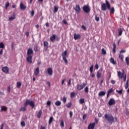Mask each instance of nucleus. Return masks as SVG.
<instances>
[{
  "label": "nucleus",
  "instance_id": "obj_1",
  "mask_svg": "<svg viewBox=\"0 0 129 129\" xmlns=\"http://www.w3.org/2000/svg\"><path fill=\"white\" fill-rule=\"evenodd\" d=\"M105 3H103L101 5V11H103V12H105L106 11V9H108V10H110L111 14H114V12H115V10L114 9V7H111L110 8V3L108 2V1L106 0Z\"/></svg>",
  "mask_w": 129,
  "mask_h": 129
},
{
  "label": "nucleus",
  "instance_id": "obj_2",
  "mask_svg": "<svg viewBox=\"0 0 129 129\" xmlns=\"http://www.w3.org/2000/svg\"><path fill=\"white\" fill-rule=\"evenodd\" d=\"M104 118L106 121H108V122L111 124L114 122V117H113V116L111 114H105Z\"/></svg>",
  "mask_w": 129,
  "mask_h": 129
},
{
  "label": "nucleus",
  "instance_id": "obj_3",
  "mask_svg": "<svg viewBox=\"0 0 129 129\" xmlns=\"http://www.w3.org/2000/svg\"><path fill=\"white\" fill-rule=\"evenodd\" d=\"M30 105L31 106L32 108L35 107V103L33 101H31V100H26L25 103L24 104V106L27 107V105Z\"/></svg>",
  "mask_w": 129,
  "mask_h": 129
},
{
  "label": "nucleus",
  "instance_id": "obj_4",
  "mask_svg": "<svg viewBox=\"0 0 129 129\" xmlns=\"http://www.w3.org/2000/svg\"><path fill=\"white\" fill-rule=\"evenodd\" d=\"M67 56V51L65 50L62 53V60L64 61L66 64H68V60L66 58Z\"/></svg>",
  "mask_w": 129,
  "mask_h": 129
},
{
  "label": "nucleus",
  "instance_id": "obj_5",
  "mask_svg": "<svg viewBox=\"0 0 129 129\" xmlns=\"http://www.w3.org/2000/svg\"><path fill=\"white\" fill-rule=\"evenodd\" d=\"M126 75L125 73L124 72V70H122V72L121 73L120 71H118L117 72V76L119 78H120V79H122V78L124 77Z\"/></svg>",
  "mask_w": 129,
  "mask_h": 129
},
{
  "label": "nucleus",
  "instance_id": "obj_6",
  "mask_svg": "<svg viewBox=\"0 0 129 129\" xmlns=\"http://www.w3.org/2000/svg\"><path fill=\"white\" fill-rule=\"evenodd\" d=\"M83 10L85 13L88 14L90 12V7L89 6L85 5L83 8Z\"/></svg>",
  "mask_w": 129,
  "mask_h": 129
},
{
  "label": "nucleus",
  "instance_id": "obj_7",
  "mask_svg": "<svg viewBox=\"0 0 129 129\" xmlns=\"http://www.w3.org/2000/svg\"><path fill=\"white\" fill-rule=\"evenodd\" d=\"M85 86H86V84H85V83H83L82 85H77V88L78 90L80 91L82 90V89H83V88H84Z\"/></svg>",
  "mask_w": 129,
  "mask_h": 129
},
{
  "label": "nucleus",
  "instance_id": "obj_8",
  "mask_svg": "<svg viewBox=\"0 0 129 129\" xmlns=\"http://www.w3.org/2000/svg\"><path fill=\"white\" fill-rule=\"evenodd\" d=\"M2 69V71L4 72V73H6V74H9V69L8 67H3Z\"/></svg>",
  "mask_w": 129,
  "mask_h": 129
},
{
  "label": "nucleus",
  "instance_id": "obj_9",
  "mask_svg": "<svg viewBox=\"0 0 129 129\" xmlns=\"http://www.w3.org/2000/svg\"><path fill=\"white\" fill-rule=\"evenodd\" d=\"M108 104L110 106H111V105H114L115 104V101L114 100V99L110 98L108 102Z\"/></svg>",
  "mask_w": 129,
  "mask_h": 129
},
{
  "label": "nucleus",
  "instance_id": "obj_10",
  "mask_svg": "<svg viewBox=\"0 0 129 129\" xmlns=\"http://www.w3.org/2000/svg\"><path fill=\"white\" fill-rule=\"evenodd\" d=\"M74 10L76 11L77 14H79V13H80V11H81V9H80V6H79L78 5H76Z\"/></svg>",
  "mask_w": 129,
  "mask_h": 129
},
{
  "label": "nucleus",
  "instance_id": "obj_11",
  "mask_svg": "<svg viewBox=\"0 0 129 129\" xmlns=\"http://www.w3.org/2000/svg\"><path fill=\"white\" fill-rule=\"evenodd\" d=\"M101 73H102V69H100L97 72V78L99 79L101 77Z\"/></svg>",
  "mask_w": 129,
  "mask_h": 129
},
{
  "label": "nucleus",
  "instance_id": "obj_12",
  "mask_svg": "<svg viewBox=\"0 0 129 129\" xmlns=\"http://www.w3.org/2000/svg\"><path fill=\"white\" fill-rule=\"evenodd\" d=\"M20 7L21 11H25L26 9H27V6L24 5V3H20Z\"/></svg>",
  "mask_w": 129,
  "mask_h": 129
},
{
  "label": "nucleus",
  "instance_id": "obj_13",
  "mask_svg": "<svg viewBox=\"0 0 129 129\" xmlns=\"http://www.w3.org/2000/svg\"><path fill=\"white\" fill-rule=\"evenodd\" d=\"M94 127H95V122L90 123L88 126V129H94Z\"/></svg>",
  "mask_w": 129,
  "mask_h": 129
},
{
  "label": "nucleus",
  "instance_id": "obj_14",
  "mask_svg": "<svg viewBox=\"0 0 129 129\" xmlns=\"http://www.w3.org/2000/svg\"><path fill=\"white\" fill-rule=\"evenodd\" d=\"M38 74H40V69L39 67H37L34 71V75L37 77L38 76Z\"/></svg>",
  "mask_w": 129,
  "mask_h": 129
},
{
  "label": "nucleus",
  "instance_id": "obj_15",
  "mask_svg": "<svg viewBox=\"0 0 129 129\" xmlns=\"http://www.w3.org/2000/svg\"><path fill=\"white\" fill-rule=\"evenodd\" d=\"M33 58V56L32 55H27V57L26 58V60L28 63H30V64L32 63V59Z\"/></svg>",
  "mask_w": 129,
  "mask_h": 129
},
{
  "label": "nucleus",
  "instance_id": "obj_16",
  "mask_svg": "<svg viewBox=\"0 0 129 129\" xmlns=\"http://www.w3.org/2000/svg\"><path fill=\"white\" fill-rule=\"evenodd\" d=\"M81 38V35L80 34L75 33L74 35V39L75 40H78V39H80Z\"/></svg>",
  "mask_w": 129,
  "mask_h": 129
},
{
  "label": "nucleus",
  "instance_id": "obj_17",
  "mask_svg": "<svg viewBox=\"0 0 129 129\" xmlns=\"http://www.w3.org/2000/svg\"><path fill=\"white\" fill-rule=\"evenodd\" d=\"M47 73L48 75L50 76L53 75V69L51 68H49L47 69Z\"/></svg>",
  "mask_w": 129,
  "mask_h": 129
},
{
  "label": "nucleus",
  "instance_id": "obj_18",
  "mask_svg": "<svg viewBox=\"0 0 129 129\" xmlns=\"http://www.w3.org/2000/svg\"><path fill=\"white\" fill-rule=\"evenodd\" d=\"M33 53V49L31 48H29L27 51V56H32L31 55Z\"/></svg>",
  "mask_w": 129,
  "mask_h": 129
},
{
  "label": "nucleus",
  "instance_id": "obj_19",
  "mask_svg": "<svg viewBox=\"0 0 129 129\" xmlns=\"http://www.w3.org/2000/svg\"><path fill=\"white\" fill-rule=\"evenodd\" d=\"M43 46L44 48H46V49H48L49 48V43L47 41H45L43 42Z\"/></svg>",
  "mask_w": 129,
  "mask_h": 129
},
{
  "label": "nucleus",
  "instance_id": "obj_20",
  "mask_svg": "<svg viewBox=\"0 0 129 129\" xmlns=\"http://www.w3.org/2000/svg\"><path fill=\"white\" fill-rule=\"evenodd\" d=\"M105 93H106L105 92L103 91H101L98 93V96H99V97H102V96H104V95H105Z\"/></svg>",
  "mask_w": 129,
  "mask_h": 129
},
{
  "label": "nucleus",
  "instance_id": "obj_21",
  "mask_svg": "<svg viewBox=\"0 0 129 129\" xmlns=\"http://www.w3.org/2000/svg\"><path fill=\"white\" fill-rule=\"evenodd\" d=\"M110 62L113 65H116V61L114 60V58L111 57L110 59Z\"/></svg>",
  "mask_w": 129,
  "mask_h": 129
},
{
  "label": "nucleus",
  "instance_id": "obj_22",
  "mask_svg": "<svg viewBox=\"0 0 129 129\" xmlns=\"http://www.w3.org/2000/svg\"><path fill=\"white\" fill-rule=\"evenodd\" d=\"M42 110H40L39 111V112L37 113V115H36V116H37V118H41V116L42 115Z\"/></svg>",
  "mask_w": 129,
  "mask_h": 129
},
{
  "label": "nucleus",
  "instance_id": "obj_23",
  "mask_svg": "<svg viewBox=\"0 0 129 129\" xmlns=\"http://www.w3.org/2000/svg\"><path fill=\"white\" fill-rule=\"evenodd\" d=\"M16 19V14H13V16L9 18V20L10 21H14Z\"/></svg>",
  "mask_w": 129,
  "mask_h": 129
},
{
  "label": "nucleus",
  "instance_id": "obj_24",
  "mask_svg": "<svg viewBox=\"0 0 129 129\" xmlns=\"http://www.w3.org/2000/svg\"><path fill=\"white\" fill-rule=\"evenodd\" d=\"M50 40L51 42H54V40H56V35L53 34L52 36L50 37Z\"/></svg>",
  "mask_w": 129,
  "mask_h": 129
},
{
  "label": "nucleus",
  "instance_id": "obj_25",
  "mask_svg": "<svg viewBox=\"0 0 129 129\" xmlns=\"http://www.w3.org/2000/svg\"><path fill=\"white\" fill-rule=\"evenodd\" d=\"M112 92H113V88L110 89L107 91V97H108V96H109V94H110V93H112Z\"/></svg>",
  "mask_w": 129,
  "mask_h": 129
},
{
  "label": "nucleus",
  "instance_id": "obj_26",
  "mask_svg": "<svg viewBox=\"0 0 129 129\" xmlns=\"http://www.w3.org/2000/svg\"><path fill=\"white\" fill-rule=\"evenodd\" d=\"M53 120H54V118L53 116H51L49 117V120L48 121V124L50 125L53 122Z\"/></svg>",
  "mask_w": 129,
  "mask_h": 129
},
{
  "label": "nucleus",
  "instance_id": "obj_27",
  "mask_svg": "<svg viewBox=\"0 0 129 129\" xmlns=\"http://www.w3.org/2000/svg\"><path fill=\"white\" fill-rule=\"evenodd\" d=\"M113 52L114 53V54H115V52H116V44H115V43H113Z\"/></svg>",
  "mask_w": 129,
  "mask_h": 129
},
{
  "label": "nucleus",
  "instance_id": "obj_28",
  "mask_svg": "<svg viewBox=\"0 0 129 129\" xmlns=\"http://www.w3.org/2000/svg\"><path fill=\"white\" fill-rule=\"evenodd\" d=\"M128 81H129V80H128V79H127L126 80V83L124 85V87H125V89H127L128 88Z\"/></svg>",
  "mask_w": 129,
  "mask_h": 129
},
{
  "label": "nucleus",
  "instance_id": "obj_29",
  "mask_svg": "<svg viewBox=\"0 0 129 129\" xmlns=\"http://www.w3.org/2000/svg\"><path fill=\"white\" fill-rule=\"evenodd\" d=\"M6 48V46H5V44L3 42H0V49H5Z\"/></svg>",
  "mask_w": 129,
  "mask_h": 129
},
{
  "label": "nucleus",
  "instance_id": "obj_30",
  "mask_svg": "<svg viewBox=\"0 0 129 129\" xmlns=\"http://www.w3.org/2000/svg\"><path fill=\"white\" fill-rule=\"evenodd\" d=\"M119 58L121 60V61H123V54L121 53L119 54Z\"/></svg>",
  "mask_w": 129,
  "mask_h": 129
},
{
  "label": "nucleus",
  "instance_id": "obj_31",
  "mask_svg": "<svg viewBox=\"0 0 129 129\" xmlns=\"http://www.w3.org/2000/svg\"><path fill=\"white\" fill-rule=\"evenodd\" d=\"M55 104L56 106H60V105H61V101H56L55 103Z\"/></svg>",
  "mask_w": 129,
  "mask_h": 129
},
{
  "label": "nucleus",
  "instance_id": "obj_32",
  "mask_svg": "<svg viewBox=\"0 0 129 129\" xmlns=\"http://www.w3.org/2000/svg\"><path fill=\"white\" fill-rule=\"evenodd\" d=\"M85 99L84 98H81L79 100V102L81 104H83V103H85Z\"/></svg>",
  "mask_w": 129,
  "mask_h": 129
},
{
  "label": "nucleus",
  "instance_id": "obj_33",
  "mask_svg": "<svg viewBox=\"0 0 129 129\" xmlns=\"http://www.w3.org/2000/svg\"><path fill=\"white\" fill-rule=\"evenodd\" d=\"M102 55H106V50L104 48H102L101 50Z\"/></svg>",
  "mask_w": 129,
  "mask_h": 129
},
{
  "label": "nucleus",
  "instance_id": "obj_34",
  "mask_svg": "<svg viewBox=\"0 0 129 129\" xmlns=\"http://www.w3.org/2000/svg\"><path fill=\"white\" fill-rule=\"evenodd\" d=\"M7 107L5 106H3L1 107V111H4L5 110H7Z\"/></svg>",
  "mask_w": 129,
  "mask_h": 129
},
{
  "label": "nucleus",
  "instance_id": "obj_35",
  "mask_svg": "<svg viewBox=\"0 0 129 129\" xmlns=\"http://www.w3.org/2000/svg\"><path fill=\"white\" fill-rule=\"evenodd\" d=\"M22 86V83H21L20 82H18L17 83V88H20V87Z\"/></svg>",
  "mask_w": 129,
  "mask_h": 129
},
{
  "label": "nucleus",
  "instance_id": "obj_36",
  "mask_svg": "<svg viewBox=\"0 0 129 129\" xmlns=\"http://www.w3.org/2000/svg\"><path fill=\"white\" fill-rule=\"evenodd\" d=\"M125 60L127 66H129V57H125Z\"/></svg>",
  "mask_w": 129,
  "mask_h": 129
},
{
  "label": "nucleus",
  "instance_id": "obj_37",
  "mask_svg": "<svg viewBox=\"0 0 129 129\" xmlns=\"http://www.w3.org/2000/svg\"><path fill=\"white\" fill-rule=\"evenodd\" d=\"M10 7V3L9 2H7L5 5V9L6 10H8V8Z\"/></svg>",
  "mask_w": 129,
  "mask_h": 129
},
{
  "label": "nucleus",
  "instance_id": "obj_38",
  "mask_svg": "<svg viewBox=\"0 0 129 129\" xmlns=\"http://www.w3.org/2000/svg\"><path fill=\"white\" fill-rule=\"evenodd\" d=\"M118 33L119 36H121V35H122V30H121V29L120 28L118 30Z\"/></svg>",
  "mask_w": 129,
  "mask_h": 129
},
{
  "label": "nucleus",
  "instance_id": "obj_39",
  "mask_svg": "<svg viewBox=\"0 0 129 129\" xmlns=\"http://www.w3.org/2000/svg\"><path fill=\"white\" fill-rule=\"evenodd\" d=\"M57 12H58V8L56 6H54L53 11L54 14L57 13Z\"/></svg>",
  "mask_w": 129,
  "mask_h": 129
},
{
  "label": "nucleus",
  "instance_id": "obj_40",
  "mask_svg": "<svg viewBox=\"0 0 129 129\" xmlns=\"http://www.w3.org/2000/svg\"><path fill=\"white\" fill-rule=\"evenodd\" d=\"M71 106H72V103L71 102L68 103V104L67 105V107L68 108H71Z\"/></svg>",
  "mask_w": 129,
  "mask_h": 129
},
{
  "label": "nucleus",
  "instance_id": "obj_41",
  "mask_svg": "<svg viewBox=\"0 0 129 129\" xmlns=\"http://www.w3.org/2000/svg\"><path fill=\"white\" fill-rule=\"evenodd\" d=\"M26 106L24 107H22L20 109V111H26Z\"/></svg>",
  "mask_w": 129,
  "mask_h": 129
},
{
  "label": "nucleus",
  "instance_id": "obj_42",
  "mask_svg": "<svg viewBox=\"0 0 129 129\" xmlns=\"http://www.w3.org/2000/svg\"><path fill=\"white\" fill-rule=\"evenodd\" d=\"M60 126H61V127H64V121L63 120L60 121Z\"/></svg>",
  "mask_w": 129,
  "mask_h": 129
},
{
  "label": "nucleus",
  "instance_id": "obj_43",
  "mask_svg": "<svg viewBox=\"0 0 129 129\" xmlns=\"http://www.w3.org/2000/svg\"><path fill=\"white\" fill-rule=\"evenodd\" d=\"M95 20L96 22H99V17L97 16V15L95 16Z\"/></svg>",
  "mask_w": 129,
  "mask_h": 129
},
{
  "label": "nucleus",
  "instance_id": "obj_44",
  "mask_svg": "<svg viewBox=\"0 0 129 129\" xmlns=\"http://www.w3.org/2000/svg\"><path fill=\"white\" fill-rule=\"evenodd\" d=\"M116 92H117V93H118L119 94H122V91H123V90L121 89L120 90H116Z\"/></svg>",
  "mask_w": 129,
  "mask_h": 129
},
{
  "label": "nucleus",
  "instance_id": "obj_45",
  "mask_svg": "<svg viewBox=\"0 0 129 129\" xmlns=\"http://www.w3.org/2000/svg\"><path fill=\"white\" fill-rule=\"evenodd\" d=\"M90 73H92V72H93V65L90 67Z\"/></svg>",
  "mask_w": 129,
  "mask_h": 129
},
{
  "label": "nucleus",
  "instance_id": "obj_46",
  "mask_svg": "<svg viewBox=\"0 0 129 129\" xmlns=\"http://www.w3.org/2000/svg\"><path fill=\"white\" fill-rule=\"evenodd\" d=\"M62 101L63 103H66V101H67V98H66V97H63L62 98Z\"/></svg>",
  "mask_w": 129,
  "mask_h": 129
},
{
  "label": "nucleus",
  "instance_id": "obj_47",
  "mask_svg": "<svg viewBox=\"0 0 129 129\" xmlns=\"http://www.w3.org/2000/svg\"><path fill=\"white\" fill-rule=\"evenodd\" d=\"M85 92H86V93H88L89 92L88 86L86 87V88H85Z\"/></svg>",
  "mask_w": 129,
  "mask_h": 129
},
{
  "label": "nucleus",
  "instance_id": "obj_48",
  "mask_svg": "<svg viewBox=\"0 0 129 129\" xmlns=\"http://www.w3.org/2000/svg\"><path fill=\"white\" fill-rule=\"evenodd\" d=\"M21 124L22 126H26V123L24 121H21Z\"/></svg>",
  "mask_w": 129,
  "mask_h": 129
},
{
  "label": "nucleus",
  "instance_id": "obj_49",
  "mask_svg": "<svg viewBox=\"0 0 129 129\" xmlns=\"http://www.w3.org/2000/svg\"><path fill=\"white\" fill-rule=\"evenodd\" d=\"M74 96H75V93H74V92L71 93V98H73V97H74Z\"/></svg>",
  "mask_w": 129,
  "mask_h": 129
},
{
  "label": "nucleus",
  "instance_id": "obj_50",
  "mask_svg": "<svg viewBox=\"0 0 129 129\" xmlns=\"http://www.w3.org/2000/svg\"><path fill=\"white\" fill-rule=\"evenodd\" d=\"M31 17H34L35 16V11L32 10L31 13Z\"/></svg>",
  "mask_w": 129,
  "mask_h": 129
},
{
  "label": "nucleus",
  "instance_id": "obj_51",
  "mask_svg": "<svg viewBox=\"0 0 129 129\" xmlns=\"http://www.w3.org/2000/svg\"><path fill=\"white\" fill-rule=\"evenodd\" d=\"M87 116V114H84L83 115V119L84 120H85V118H86Z\"/></svg>",
  "mask_w": 129,
  "mask_h": 129
},
{
  "label": "nucleus",
  "instance_id": "obj_52",
  "mask_svg": "<svg viewBox=\"0 0 129 129\" xmlns=\"http://www.w3.org/2000/svg\"><path fill=\"white\" fill-rule=\"evenodd\" d=\"M34 51H35V52H38V51H39V50H38V47L37 46L34 47Z\"/></svg>",
  "mask_w": 129,
  "mask_h": 129
},
{
  "label": "nucleus",
  "instance_id": "obj_53",
  "mask_svg": "<svg viewBox=\"0 0 129 129\" xmlns=\"http://www.w3.org/2000/svg\"><path fill=\"white\" fill-rule=\"evenodd\" d=\"M8 92H9V93H10L11 92V86H9L8 87V90H7Z\"/></svg>",
  "mask_w": 129,
  "mask_h": 129
},
{
  "label": "nucleus",
  "instance_id": "obj_54",
  "mask_svg": "<svg viewBox=\"0 0 129 129\" xmlns=\"http://www.w3.org/2000/svg\"><path fill=\"white\" fill-rule=\"evenodd\" d=\"M121 53H125V50L121 49V50L119 51V53H120V54H121Z\"/></svg>",
  "mask_w": 129,
  "mask_h": 129
},
{
  "label": "nucleus",
  "instance_id": "obj_55",
  "mask_svg": "<svg viewBox=\"0 0 129 129\" xmlns=\"http://www.w3.org/2000/svg\"><path fill=\"white\" fill-rule=\"evenodd\" d=\"M62 23H63V24H64L65 25H67L68 24V23L67 22L66 20H62Z\"/></svg>",
  "mask_w": 129,
  "mask_h": 129
},
{
  "label": "nucleus",
  "instance_id": "obj_56",
  "mask_svg": "<svg viewBox=\"0 0 129 129\" xmlns=\"http://www.w3.org/2000/svg\"><path fill=\"white\" fill-rule=\"evenodd\" d=\"M122 78H123V79L124 82H125V81H126V75H125V76L123 77Z\"/></svg>",
  "mask_w": 129,
  "mask_h": 129
},
{
  "label": "nucleus",
  "instance_id": "obj_57",
  "mask_svg": "<svg viewBox=\"0 0 129 129\" xmlns=\"http://www.w3.org/2000/svg\"><path fill=\"white\" fill-rule=\"evenodd\" d=\"M47 105H48V106H50V105H51V101H48L47 102Z\"/></svg>",
  "mask_w": 129,
  "mask_h": 129
},
{
  "label": "nucleus",
  "instance_id": "obj_58",
  "mask_svg": "<svg viewBox=\"0 0 129 129\" xmlns=\"http://www.w3.org/2000/svg\"><path fill=\"white\" fill-rule=\"evenodd\" d=\"M82 29H83V30H84V31H86V27H85L84 25L82 26Z\"/></svg>",
  "mask_w": 129,
  "mask_h": 129
},
{
  "label": "nucleus",
  "instance_id": "obj_59",
  "mask_svg": "<svg viewBox=\"0 0 129 129\" xmlns=\"http://www.w3.org/2000/svg\"><path fill=\"white\" fill-rule=\"evenodd\" d=\"M95 121L96 123H98V121H99V120L97 118H95Z\"/></svg>",
  "mask_w": 129,
  "mask_h": 129
},
{
  "label": "nucleus",
  "instance_id": "obj_60",
  "mask_svg": "<svg viewBox=\"0 0 129 129\" xmlns=\"http://www.w3.org/2000/svg\"><path fill=\"white\" fill-rule=\"evenodd\" d=\"M98 68H99V67L98 66V64L97 63H96L95 64V69H96L97 70V69H98Z\"/></svg>",
  "mask_w": 129,
  "mask_h": 129
},
{
  "label": "nucleus",
  "instance_id": "obj_61",
  "mask_svg": "<svg viewBox=\"0 0 129 129\" xmlns=\"http://www.w3.org/2000/svg\"><path fill=\"white\" fill-rule=\"evenodd\" d=\"M111 83L112 84H115V81H114V80H112L111 81Z\"/></svg>",
  "mask_w": 129,
  "mask_h": 129
},
{
  "label": "nucleus",
  "instance_id": "obj_62",
  "mask_svg": "<svg viewBox=\"0 0 129 129\" xmlns=\"http://www.w3.org/2000/svg\"><path fill=\"white\" fill-rule=\"evenodd\" d=\"M70 117H71L72 116H73V112H72V111H70Z\"/></svg>",
  "mask_w": 129,
  "mask_h": 129
},
{
  "label": "nucleus",
  "instance_id": "obj_63",
  "mask_svg": "<svg viewBox=\"0 0 129 129\" xmlns=\"http://www.w3.org/2000/svg\"><path fill=\"white\" fill-rule=\"evenodd\" d=\"M68 85H71V79H70L68 83Z\"/></svg>",
  "mask_w": 129,
  "mask_h": 129
},
{
  "label": "nucleus",
  "instance_id": "obj_64",
  "mask_svg": "<svg viewBox=\"0 0 129 129\" xmlns=\"http://www.w3.org/2000/svg\"><path fill=\"white\" fill-rule=\"evenodd\" d=\"M40 129H46V127H45V126L41 125Z\"/></svg>",
  "mask_w": 129,
  "mask_h": 129
}]
</instances>
